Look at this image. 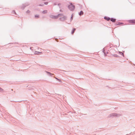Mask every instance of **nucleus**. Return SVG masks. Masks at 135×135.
<instances>
[{
    "instance_id": "obj_15",
    "label": "nucleus",
    "mask_w": 135,
    "mask_h": 135,
    "mask_svg": "<svg viewBox=\"0 0 135 135\" xmlns=\"http://www.w3.org/2000/svg\"><path fill=\"white\" fill-rule=\"evenodd\" d=\"M73 17V15H72L71 16V20H70L71 21L72 20Z\"/></svg>"
},
{
    "instance_id": "obj_3",
    "label": "nucleus",
    "mask_w": 135,
    "mask_h": 135,
    "mask_svg": "<svg viewBox=\"0 0 135 135\" xmlns=\"http://www.w3.org/2000/svg\"><path fill=\"white\" fill-rule=\"evenodd\" d=\"M69 8L71 11L73 10L75 8V6L71 3L68 6Z\"/></svg>"
},
{
    "instance_id": "obj_17",
    "label": "nucleus",
    "mask_w": 135,
    "mask_h": 135,
    "mask_svg": "<svg viewBox=\"0 0 135 135\" xmlns=\"http://www.w3.org/2000/svg\"><path fill=\"white\" fill-rule=\"evenodd\" d=\"M44 4L46 5H47L48 4V2H45L44 3Z\"/></svg>"
},
{
    "instance_id": "obj_12",
    "label": "nucleus",
    "mask_w": 135,
    "mask_h": 135,
    "mask_svg": "<svg viewBox=\"0 0 135 135\" xmlns=\"http://www.w3.org/2000/svg\"><path fill=\"white\" fill-rule=\"evenodd\" d=\"M76 30V29L75 28H74L73 29V30L72 31V32H71V33L72 34H73L74 32V31L75 30Z\"/></svg>"
},
{
    "instance_id": "obj_2",
    "label": "nucleus",
    "mask_w": 135,
    "mask_h": 135,
    "mask_svg": "<svg viewBox=\"0 0 135 135\" xmlns=\"http://www.w3.org/2000/svg\"><path fill=\"white\" fill-rule=\"evenodd\" d=\"M62 16H60L59 17H61L60 18V20L61 21H64L66 20L67 19V17L65 16H64L63 14Z\"/></svg>"
},
{
    "instance_id": "obj_5",
    "label": "nucleus",
    "mask_w": 135,
    "mask_h": 135,
    "mask_svg": "<svg viewBox=\"0 0 135 135\" xmlns=\"http://www.w3.org/2000/svg\"><path fill=\"white\" fill-rule=\"evenodd\" d=\"M117 117H119L123 115L122 113H117Z\"/></svg>"
},
{
    "instance_id": "obj_9",
    "label": "nucleus",
    "mask_w": 135,
    "mask_h": 135,
    "mask_svg": "<svg viewBox=\"0 0 135 135\" xmlns=\"http://www.w3.org/2000/svg\"><path fill=\"white\" fill-rule=\"evenodd\" d=\"M83 12L82 11H81L80 13H79V15L80 16H81V15H83Z\"/></svg>"
},
{
    "instance_id": "obj_10",
    "label": "nucleus",
    "mask_w": 135,
    "mask_h": 135,
    "mask_svg": "<svg viewBox=\"0 0 135 135\" xmlns=\"http://www.w3.org/2000/svg\"><path fill=\"white\" fill-rule=\"evenodd\" d=\"M47 10H45L44 11H43L42 12V13L44 14H45L47 13Z\"/></svg>"
},
{
    "instance_id": "obj_14",
    "label": "nucleus",
    "mask_w": 135,
    "mask_h": 135,
    "mask_svg": "<svg viewBox=\"0 0 135 135\" xmlns=\"http://www.w3.org/2000/svg\"><path fill=\"white\" fill-rule=\"evenodd\" d=\"M27 13H29L30 12V11L29 10H28L26 12Z\"/></svg>"
},
{
    "instance_id": "obj_13",
    "label": "nucleus",
    "mask_w": 135,
    "mask_h": 135,
    "mask_svg": "<svg viewBox=\"0 0 135 135\" xmlns=\"http://www.w3.org/2000/svg\"><path fill=\"white\" fill-rule=\"evenodd\" d=\"M35 18H38L39 17V16L38 15H35Z\"/></svg>"
},
{
    "instance_id": "obj_18",
    "label": "nucleus",
    "mask_w": 135,
    "mask_h": 135,
    "mask_svg": "<svg viewBox=\"0 0 135 135\" xmlns=\"http://www.w3.org/2000/svg\"><path fill=\"white\" fill-rule=\"evenodd\" d=\"M3 90V89L0 87V91H2Z\"/></svg>"
},
{
    "instance_id": "obj_27",
    "label": "nucleus",
    "mask_w": 135,
    "mask_h": 135,
    "mask_svg": "<svg viewBox=\"0 0 135 135\" xmlns=\"http://www.w3.org/2000/svg\"><path fill=\"white\" fill-rule=\"evenodd\" d=\"M56 79H58V80H59L58 79L56 78H55Z\"/></svg>"
},
{
    "instance_id": "obj_7",
    "label": "nucleus",
    "mask_w": 135,
    "mask_h": 135,
    "mask_svg": "<svg viewBox=\"0 0 135 135\" xmlns=\"http://www.w3.org/2000/svg\"><path fill=\"white\" fill-rule=\"evenodd\" d=\"M41 53V52H38V51H35V52H34V54H35L38 55V54H39V53Z\"/></svg>"
},
{
    "instance_id": "obj_23",
    "label": "nucleus",
    "mask_w": 135,
    "mask_h": 135,
    "mask_svg": "<svg viewBox=\"0 0 135 135\" xmlns=\"http://www.w3.org/2000/svg\"><path fill=\"white\" fill-rule=\"evenodd\" d=\"M61 5V4H60V3H59L58 4V6H59L60 5Z\"/></svg>"
},
{
    "instance_id": "obj_6",
    "label": "nucleus",
    "mask_w": 135,
    "mask_h": 135,
    "mask_svg": "<svg viewBox=\"0 0 135 135\" xmlns=\"http://www.w3.org/2000/svg\"><path fill=\"white\" fill-rule=\"evenodd\" d=\"M45 72L47 73V75L50 76H51V75L52 74L51 73L46 71H45Z\"/></svg>"
},
{
    "instance_id": "obj_16",
    "label": "nucleus",
    "mask_w": 135,
    "mask_h": 135,
    "mask_svg": "<svg viewBox=\"0 0 135 135\" xmlns=\"http://www.w3.org/2000/svg\"><path fill=\"white\" fill-rule=\"evenodd\" d=\"M115 117H117V113H115Z\"/></svg>"
},
{
    "instance_id": "obj_26",
    "label": "nucleus",
    "mask_w": 135,
    "mask_h": 135,
    "mask_svg": "<svg viewBox=\"0 0 135 135\" xmlns=\"http://www.w3.org/2000/svg\"><path fill=\"white\" fill-rule=\"evenodd\" d=\"M60 12H62V10L61 9H60Z\"/></svg>"
},
{
    "instance_id": "obj_4",
    "label": "nucleus",
    "mask_w": 135,
    "mask_h": 135,
    "mask_svg": "<svg viewBox=\"0 0 135 135\" xmlns=\"http://www.w3.org/2000/svg\"><path fill=\"white\" fill-rule=\"evenodd\" d=\"M108 117L112 118L115 117V113H112L110 114L109 115Z\"/></svg>"
},
{
    "instance_id": "obj_20",
    "label": "nucleus",
    "mask_w": 135,
    "mask_h": 135,
    "mask_svg": "<svg viewBox=\"0 0 135 135\" xmlns=\"http://www.w3.org/2000/svg\"><path fill=\"white\" fill-rule=\"evenodd\" d=\"M12 12H13V13H14L15 14H16V13L15 12V11H12Z\"/></svg>"
},
{
    "instance_id": "obj_19",
    "label": "nucleus",
    "mask_w": 135,
    "mask_h": 135,
    "mask_svg": "<svg viewBox=\"0 0 135 135\" xmlns=\"http://www.w3.org/2000/svg\"><path fill=\"white\" fill-rule=\"evenodd\" d=\"M119 53H120V54H121V55H123V54L122 52H119Z\"/></svg>"
},
{
    "instance_id": "obj_21",
    "label": "nucleus",
    "mask_w": 135,
    "mask_h": 135,
    "mask_svg": "<svg viewBox=\"0 0 135 135\" xmlns=\"http://www.w3.org/2000/svg\"><path fill=\"white\" fill-rule=\"evenodd\" d=\"M131 23H134L133 21H131Z\"/></svg>"
},
{
    "instance_id": "obj_1",
    "label": "nucleus",
    "mask_w": 135,
    "mask_h": 135,
    "mask_svg": "<svg viewBox=\"0 0 135 135\" xmlns=\"http://www.w3.org/2000/svg\"><path fill=\"white\" fill-rule=\"evenodd\" d=\"M62 16V14H60L56 16L51 15L50 16V17L52 18L56 19L58 17H59L60 16Z\"/></svg>"
},
{
    "instance_id": "obj_11",
    "label": "nucleus",
    "mask_w": 135,
    "mask_h": 135,
    "mask_svg": "<svg viewBox=\"0 0 135 135\" xmlns=\"http://www.w3.org/2000/svg\"><path fill=\"white\" fill-rule=\"evenodd\" d=\"M111 21L112 22H114L115 21V19L112 18L111 19Z\"/></svg>"
},
{
    "instance_id": "obj_8",
    "label": "nucleus",
    "mask_w": 135,
    "mask_h": 135,
    "mask_svg": "<svg viewBox=\"0 0 135 135\" xmlns=\"http://www.w3.org/2000/svg\"><path fill=\"white\" fill-rule=\"evenodd\" d=\"M104 19L105 20H107L108 21H109L110 20V18L109 17H104Z\"/></svg>"
},
{
    "instance_id": "obj_22",
    "label": "nucleus",
    "mask_w": 135,
    "mask_h": 135,
    "mask_svg": "<svg viewBox=\"0 0 135 135\" xmlns=\"http://www.w3.org/2000/svg\"><path fill=\"white\" fill-rule=\"evenodd\" d=\"M114 56L115 57H117V55H114Z\"/></svg>"
},
{
    "instance_id": "obj_25",
    "label": "nucleus",
    "mask_w": 135,
    "mask_h": 135,
    "mask_svg": "<svg viewBox=\"0 0 135 135\" xmlns=\"http://www.w3.org/2000/svg\"><path fill=\"white\" fill-rule=\"evenodd\" d=\"M32 47H30V49H32Z\"/></svg>"
},
{
    "instance_id": "obj_24",
    "label": "nucleus",
    "mask_w": 135,
    "mask_h": 135,
    "mask_svg": "<svg viewBox=\"0 0 135 135\" xmlns=\"http://www.w3.org/2000/svg\"><path fill=\"white\" fill-rule=\"evenodd\" d=\"M122 23H119L118 25H120Z\"/></svg>"
}]
</instances>
